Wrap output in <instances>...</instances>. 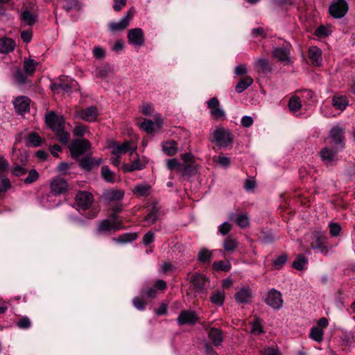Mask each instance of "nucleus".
Instances as JSON below:
<instances>
[{
  "mask_svg": "<svg viewBox=\"0 0 355 355\" xmlns=\"http://www.w3.org/2000/svg\"><path fill=\"white\" fill-rule=\"evenodd\" d=\"M236 223L241 227L244 228L249 225V218L245 214H241L235 219Z\"/></svg>",
  "mask_w": 355,
  "mask_h": 355,
  "instance_id": "obj_51",
  "label": "nucleus"
},
{
  "mask_svg": "<svg viewBox=\"0 0 355 355\" xmlns=\"http://www.w3.org/2000/svg\"><path fill=\"white\" fill-rule=\"evenodd\" d=\"M135 14L134 9H130L117 22L112 21L109 24V29L112 33L123 31L130 24V20L132 19Z\"/></svg>",
  "mask_w": 355,
  "mask_h": 355,
  "instance_id": "obj_4",
  "label": "nucleus"
},
{
  "mask_svg": "<svg viewBox=\"0 0 355 355\" xmlns=\"http://www.w3.org/2000/svg\"><path fill=\"white\" fill-rule=\"evenodd\" d=\"M324 331L320 327L311 328L309 337L317 343H322L323 340Z\"/></svg>",
  "mask_w": 355,
  "mask_h": 355,
  "instance_id": "obj_34",
  "label": "nucleus"
},
{
  "mask_svg": "<svg viewBox=\"0 0 355 355\" xmlns=\"http://www.w3.org/2000/svg\"><path fill=\"white\" fill-rule=\"evenodd\" d=\"M162 150L168 155H174L178 152L177 144L173 140L164 142L162 144Z\"/></svg>",
  "mask_w": 355,
  "mask_h": 355,
  "instance_id": "obj_32",
  "label": "nucleus"
},
{
  "mask_svg": "<svg viewBox=\"0 0 355 355\" xmlns=\"http://www.w3.org/2000/svg\"><path fill=\"white\" fill-rule=\"evenodd\" d=\"M347 9L345 0H338L329 6V13L335 18H341L346 14Z\"/></svg>",
  "mask_w": 355,
  "mask_h": 355,
  "instance_id": "obj_13",
  "label": "nucleus"
},
{
  "mask_svg": "<svg viewBox=\"0 0 355 355\" xmlns=\"http://www.w3.org/2000/svg\"><path fill=\"white\" fill-rule=\"evenodd\" d=\"M255 63L256 66L261 71L262 73H268L272 70V68L266 59L258 58L256 60Z\"/></svg>",
  "mask_w": 355,
  "mask_h": 355,
  "instance_id": "obj_38",
  "label": "nucleus"
},
{
  "mask_svg": "<svg viewBox=\"0 0 355 355\" xmlns=\"http://www.w3.org/2000/svg\"><path fill=\"white\" fill-rule=\"evenodd\" d=\"M15 48V42L8 37L0 38V53H9Z\"/></svg>",
  "mask_w": 355,
  "mask_h": 355,
  "instance_id": "obj_22",
  "label": "nucleus"
},
{
  "mask_svg": "<svg viewBox=\"0 0 355 355\" xmlns=\"http://www.w3.org/2000/svg\"><path fill=\"white\" fill-rule=\"evenodd\" d=\"M166 166L169 170H177L180 172L182 164L177 159H171L167 160Z\"/></svg>",
  "mask_w": 355,
  "mask_h": 355,
  "instance_id": "obj_54",
  "label": "nucleus"
},
{
  "mask_svg": "<svg viewBox=\"0 0 355 355\" xmlns=\"http://www.w3.org/2000/svg\"><path fill=\"white\" fill-rule=\"evenodd\" d=\"M141 112L146 116H153L154 117L155 114H157L155 112L154 107L150 103H145L141 107L140 109Z\"/></svg>",
  "mask_w": 355,
  "mask_h": 355,
  "instance_id": "obj_48",
  "label": "nucleus"
},
{
  "mask_svg": "<svg viewBox=\"0 0 355 355\" xmlns=\"http://www.w3.org/2000/svg\"><path fill=\"white\" fill-rule=\"evenodd\" d=\"M274 58L286 64L291 62L290 49L288 46L275 48L272 51Z\"/></svg>",
  "mask_w": 355,
  "mask_h": 355,
  "instance_id": "obj_19",
  "label": "nucleus"
},
{
  "mask_svg": "<svg viewBox=\"0 0 355 355\" xmlns=\"http://www.w3.org/2000/svg\"><path fill=\"white\" fill-rule=\"evenodd\" d=\"M180 172L185 176H191L198 172V165L195 163H182Z\"/></svg>",
  "mask_w": 355,
  "mask_h": 355,
  "instance_id": "obj_28",
  "label": "nucleus"
},
{
  "mask_svg": "<svg viewBox=\"0 0 355 355\" xmlns=\"http://www.w3.org/2000/svg\"><path fill=\"white\" fill-rule=\"evenodd\" d=\"M94 202V198L88 191H79L76 196L77 206L82 210L88 209Z\"/></svg>",
  "mask_w": 355,
  "mask_h": 355,
  "instance_id": "obj_6",
  "label": "nucleus"
},
{
  "mask_svg": "<svg viewBox=\"0 0 355 355\" xmlns=\"http://www.w3.org/2000/svg\"><path fill=\"white\" fill-rule=\"evenodd\" d=\"M37 63L32 59H25L24 61V70L28 75H32Z\"/></svg>",
  "mask_w": 355,
  "mask_h": 355,
  "instance_id": "obj_40",
  "label": "nucleus"
},
{
  "mask_svg": "<svg viewBox=\"0 0 355 355\" xmlns=\"http://www.w3.org/2000/svg\"><path fill=\"white\" fill-rule=\"evenodd\" d=\"M261 355H281L279 349L276 347H268L261 351Z\"/></svg>",
  "mask_w": 355,
  "mask_h": 355,
  "instance_id": "obj_58",
  "label": "nucleus"
},
{
  "mask_svg": "<svg viewBox=\"0 0 355 355\" xmlns=\"http://www.w3.org/2000/svg\"><path fill=\"white\" fill-rule=\"evenodd\" d=\"M39 178V173L35 169L28 172V176L24 179V183L29 184L35 182Z\"/></svg>",
  "mask_w": 355,
  "mask_h": 355,
  "instance_id": "obj_52",
  "label": "nucleus"
},
{
  "mask_svg": "<svg viewBox=\"0 0 355 355\" xmlns=\"http://www.w3.org/2000/svg\"><path fill=\"white\" fill-rule=\"evenodd\" d=\"M150 186L148 184H137L133 192L139 196H148L150 192Z\"/></svg>",
  "mask_w": 355,
  "mask_h": 355,
  "instance_id": "obj_35",
  "label": "nucleus"
},
{
  "mask_svg": "<svg viewBox=\"0 0 355 355\" xmlns=\"http://www.w3.org/2000/svg\"><path fill=\"white\" fill-rule=\"evenodd\" d=\"M265 302L268 306L276 310L281 309L283 305L282 294L275 289H272L268 292Z\"/></svg>",
  "mask_w": 355,
  "mask_h": 355,
  "instance_id": "obj_9",
  "label": "nucleus"
},
{
  "mask_svg": "<svg viewBox=\"0 0 355 355\" xmlns=\"http://www.w3.org/2000/svg\"><path fill=\"white\" fill-rule=\"evenodd\" d=\"M307 263V259L303 254H298L296 259L293 263V266L298 270H302L304 268V266Z\"/></svg>",
  "mask_w": 355,
  "mask_h": 355,
  "instance_id": "obj_42",
  "label": "nucleus"
},
{
  "mask_svg": "<svg viewBox=\"0 0 355 355\" xmlns=\"http://www.w3.org/2000/svg\"><path fill=\"white\" fill-rule=\"evenodd\" d=\"M51 193L57 196L66 192L68 189L67 182L60 177L53 178L50 182Z\"/></svg>",
  "mask_w": 355,
  "mask_h": 355,
  "instance_id": "obj_11",
  "label": "nucleus"
},
{
  "mask_svg": "<svg viewBox=\"0 0 355 355\" xmlns=\"http://www.w3.org/2000/svg\"><path fill=\"white\" fill-rule=\"evenodd\" d=\"M30 99L26 96L17 97L14 101L15 108L19 114H23L29 110Z\"/></svg>",
  "mask_w": 355,
  "mask_h": 355,
  "instance_id": "obj_20",
  "label": "nucleus"
},
{
  "mask_svg": "<svg viewBox=\"0 0 355 355\" xmlns=\"http://www.w3.org/2000/svg\"><path fill=\"white\" fill-rule=\"evenodd\" d=\"M128 39L130 44L141 46L144 44V32L140 28L130 29L128 33Z\"/></svg>",
  "mask_w": 355,
  "mask_h": 355,
  "instance_id": "obj_14",
  "label": "nucleus"
},
{
  "mask_svg": "<svg viewBox=\"0 0 355 355\" xmlns=\"http://www.w3.org/2000/svg\"><path fill=\"white\" fill-rule=\"evenodd\" d=\"M330 234L332 236H338L341 231V227L336 223H331L329 224Z\"/></svg>",
  "mask_w": 355,
  "mask_h": 355,
  "instance_id": "obj_56",
  "label": "nucleus"
},
{
  "mask_svg": "<svg viewBox=\"0 0 355 355\" xmlns=\"http://www.w3.org/2000/svg\"><path fill=\"white\" fill-rule=\"evenodd\" d=\"M238 246L236 239L232 237H227L223 243V248L227 252H234Z\"/></svg>",
  "mask_w": 355,
  "mask_h": 355,
  "instance_id": "obj_39",
  "label": "nucleus"
},
{
  "mask_svg": "<svg viewBox=\"0 0 355 355\" xmlns=\"http://www.w3.org/2000/svg\"><path fill=\"white\" fill-rule=\"evenodd\" d=\"M326 236L315 235V243L311 245L312 248L318 250L320 252H327Z\"/></svg>",
  "mask_w": 355,
  "mask_h": 355,
  "instance_id": "obj_30",
  "label": "nucleus"
},
{
  "mask_svg": "<svg viewBox=\"0 0 355 355\" xmlns=\"http://www.w3.org/2000/svg\"><path fill=\"white\" fill-rule=\"evenodd\" d=\"M101 175L103 180L107 182H114L116 175L107 166H103L101 168Z\"/></svg>",
  "mask_w": 355,
  "mask_h": 355,
  "instance_id": "obj_36",
  "label": "nucleus"
},
{
  "mask_svg": "<svg viewBox=\"0 0 355 355\" xmlns=\"http://www.w3.org/2000/svg\"><path fill=\"white\" fill-rule=\"evenodd\" d=\"M123 196L124 192L122 190H107L103 193L105 199L107 201L119 200Z\"/></svg>",
  "mask_w": 355,
  "mask_h": 355,
  "instance_id": "obj_29",
  "label": "nucleus"
},
{
  "mask_svg": "<svg viewBox=\"0 0 355 355\" xmlns=\"http://www.w3.org/2000/svg\"><path fill=\"white\" fill-rule=\"evenodd\" d=\"M236 301L239 304H248L252 301V292L249 286L239 288L234 294Z\"/></svg>",
  "mask_w": 355,
  "mask_h": 355,
  "instance_id": "obj_15",
  "label": "nucleus"
},
{
  "mask_svg": "<svg viewBox=\"0 0 355 355\" xmlns=\"http://www.w3.org/2000/svg\"><path fill=\"white\" fill-rule=\"evenodd\" d=\"M133 154L135 155V157L132 159L131 162L123 165L122 168L124 172H132L135 170H141L146 166V162L139 157L137 151Z\"/></svg>",
  "mask_w": 355,
  "mask_h": 355,
  "instance_id": "obj_16",
  "label": "nucleus"
},
{
  "mask_svg": "<svg viewBox=\"0 0 355 355\" xmlns=\"http://www.w3.org/2000/svg\"><path fill=\"white\" fill-rule=\"evenodd\" d=\"M122 228L121 221L116 215H114L112 219H105L99 223L97 233L98 234H106L115 232Z\"/></svg>",
  "mask_w": 355,
  "mask_h": 355,
  "instance_id": "obj_3",
  "label": "nucleus"
},
{
  "mask_svg": "<svg viewBox=\"0 0 355 355\" xmlns=\"http://www.w3.org/2000/svg\"><path fill=\"white\" fill-rule=\"evenodd\" d=\"M102 162L101 159L97 160L94 159L91 157H88L80 160V166L85 171H91L94 166H98Z\"/></svg>",
  "mask_w": 355,
  "mask_h": 355,
  "instance_id": "obj_26",
  "label": "nucleus"
},
{
  "mask_svg": "<svg viewBox=\"0 0 355 355\" xmlns=\"http://www.w3.org/2000/svg\"><path fill=\"white\" fill-rule=\"evenodd\" d=\"M112 154L120 155L125 154L128 152L132 155L137 151V145L131 141H126L121 144H114L112 147Z\"/></svg>",
  "mask_w": 355,
  "mask_h": 355,
  "instance_id": "obj_8",
  "label": "nucleus"
},
{
  "mask_svg": "<svg viewBox=\"0 0 355 355\" xmlns=\"http://www.w3.org/2000/svg\"><path fill=\"white\" fill-rule=\"evenodd\" d=\"M137 235L136 233L133 234H123L121 236H120L118 239H114V241L119 242V243H127L132 241H134L137 239Z\"/></svg>",
  "mask_w": 355,
  "mask_h": 355,
  "instance_id": "obj_47",
  "label": "nucleus"
},
{
  "mask_svg": "<svg viewBox=\"0 0 355 355\" xmlns=\"http://www.w3.org/2000/svg\"><path fill=\"white\" fill-rule=\"evenodd\" d=\"M92 52L94 56L97 59H101L105 56V51L100 46L94 47Z\"/></svg>",
  "mask_w": 355,
  "mask_h": 355,
  "instance_id": "obj_62",
  "label": "nucleus"
},
{
  "mask_svg": "<svg viewBox=\"0 0 355 355\" xmlns=\"http://www.w3.org/2000/svg\"><path fill=\"white\" fill-rule=\"evenodd\" d=\"M98 116L97 108L94 106L88 107L85 109L77 110L74 116L82 120L92 122L94 121Z\"/></svg>",
  "mask_w": 355,
  "mask_h": 355,
  "instance_id": "obj_7",
  "label": "nucleus"
},
{
  "mask_svg": "<svg viewBox=\"0 0 355 355\" xmlns=\"http://www.w3.org/2000/svg\"><path fill=\"white\" fill-rule=\"evenodd\" d=\"M191 282L198 293L205 291L208 284V280L205 276L200 274L193 275L191 279Z\"/></svg>",
  "mask_w": 355,
  "mask_h": 355,
  "instance_id": "obj_18",
  "label": "nucleus"
},
{
  "mask_svg": "<svg viewBox=\"0 0 355 355\" xmlns=\"http://www.w3.org/2000/svg\"><path fill=\"white\" fill-rule=\"evenodd\" d=\"M156 290L154 288H149L141 293L142 297L153 298L156 295Z\"/></svg>",
  "mask_w": 355,
  "mask_h": 355,
  "instance_id": "obj_61",
  "label": "nucleus"
},
{
  "mask_svg": "<svg viewBox=\"0 0 355 355\" xmlns=\"http://www.w3.org/2000/svg\"><path fill=\"white\" fill-rule=\"evenodd\" d=\"M215 270L229 271L231 268V264L229 261H217L214 262L212 265Z\"/></svg>",
  "mask_w": 355,
  "mask_h": 355,
  "instance_id": "obj_44",
  "label": "nucleus"
},
{
  "mask_svg": "<svg viewBox=\"0 0 355 355\" xmlns=\"http://www.w3.org/2000/svg\"><path fill=\"white\" fill-rule=\"evenodd\" d=\"M21 19L27 24H33L35 21V16L28 10L24 11L21 15Z\"/></svg>",
  "mask_w": 355,
  "mask_h": 355,
  "instance_id": "obj_50",
  "label": "nucleus"
},
{
  "mask_svg": "<svg viewBox=\"0 0 355 355\" xmlns=\"http://www.w3.org/2000/svg\"><path fill=\"white\" fill-rule=\"evenodd\" d=\"M64 8L67 11H70L72 10H75L78 7V0H64Z\"/></svg>",
  "mask_w": 355,
  "mask_h": 355,
  "instance_id": "obj_55",
  "label": "nucleus"
},
{
  "mask_svg": "<svg viewBox=\"0 0 355 355\" xmlns=\"http://www.w3.org/2000/svg\"><path fill=\"white\" fill-rule=\"evenodd\" d=\"M252 83L253 79L250 76H246L237 83L235 87V90L237 93L240 94L249 87Z\"/></svg>",
  "mask_w": 355,
  "mask_h": 355,
  "instance_id": "obj_31",
  "label": "nucleus"
},
{
  "mask_svg": "<svg viewBox=\"0 0 355 355\" xmlns=\"http://www.w3.org/2000/svg\"><path fill=\"white\" fill-rule=\"evenodd\" d=\"M148 212L144 218V221L148 225H151L158 219L159 208L156 204H153L152 207L148 209Z\"/></svg>",
  "mask_w": 355,
  "mask_h": 355,
  "instance_id": "obj_23",
  "label": "nucleus"
},
{
  "mask_svg": "<svg viewBox=\"0 0 355 355\" xmlns=\"http://www.w3.org/2000/svg\"><path fill=\"white\" fill-rule=\"evenodd\" d=\"M212 257V252L207 249H202L199 251L198 259L202 263H209Z\"/></svg>",
  "mask_w": 355,
  "mask_h": 355,
  "instance_id": "obj_41",
  "label": "nucleus"
},
{
  "mask_svg": "<svg viewBox=\"0 0 355 355\" xmlns=\"http://www.w3.org/2000/svg\"><path fill=\"white\" fill-rule=\"evenodd\" d=\"M198 321V316L196 313L191 310H184L181 311L177 322L180 325L194 324Z\"/></svg>",
  "mask_w": 355,
  "mask_h": 355,
  "instance_id": "obj_12",
  "label": "nucleus"
},
{
  "mask_svg": "<svg viewBox=\"0 0 355 355\" xmlns=\"http://www.w3.org/2000/svg\"><path fill=\"white\" fill-rule=\"evenodd\" d=\"M90 148V143L86 139H76L69 146V150L73 158H78Z\"/></svg>",
  "mask_w": 355,
  "mask_h": 355,
  "instance_id": "obj_5",
  "label": "nucleus"
},
{
  "mask_svg": "<svg viewBox=\"0 0 355 355\" xmlns=\"http://www.w3.org/2000/svg\"><path fill=\"white\" fill-rule=\"evenodd\" d=\"M225 293L223 291H217L212 293L211 302L218 306H221L224 302Z\"/></svg>",
  "mask_w": 355,
  "mask_h": 355,
  "instance_id": "obj_43",
  "label": "nucleus"
},
{
  "mask_svg": "<svg viewBox=\"0 0 355 355\" xmlns=\"http://www.w3.org/2000/svg\"><path fill=\"white\" fill-rule=\"evenodd\" d=\"M41 138L37 133H31L28 137V145L30 146H39L41 144Z\"/></svg>",
  "mask_w": 355,
  "mask_h": 355,
  "instance_id": "obj_46",
  "label": "nucleus"
},
{
  "mask_svg": "<svg viewBox=\"0 0 355 355\" xmlns=\"http://www.w3.org/2000/svg\"><path fill=\"white\" fill-rule=\"evenodd\" d=\"M207 106L210 109V113L215 119H219L225 116V112L219 106V101L218 98H211L207 102Z\"/></svg>",
  "mask_w": 355,
  "mask_h": 355,
  "instance_id": "obj_17",
  "label": "nucleus"
},
{
  "mask_svg": "<svg viewBox=\"0 0 355 355\" xmlns=\"http://www.w3.org/2000/svg\"><path fill=\"white\" fill-rule=\"evenodd\" d=\"M155 122L151 120L144 119L140 124V128L148 133L158 131L162 125V120L159 114L154 115Z\"/></svg>",
  "mask_w": 355,
  "mask_h": 355,
  "instance_id": "obj_10",
  "label": "nucleus"
},
{
  "mask_svg": "<svg viewBox=\"0 0 355 355\" xmlns=\"http://www.w3.org/2000/svg\"><path fill=\"white\" fill-rule=\"evenodd\" d=\"M262 331L263 329L259 320H255L252 323L251 332L254 334H260L261 333H262Z\"/></svg>",
  "mask_w": 355,
  "mask_h": 355,
  "instance_id": "obj_60",
  "label": "nucleus"
},
{
  "mask_svg": "<svg viewBox=\"0 0 355 355\" xmlns=\"http://www.w3.org/2000/svg\"><path fill=\"white\" fill-rule=\"evenodd\" d=\"M288 107L293 113L299 111L302 107L300 98L298 96H292L288 102Z\"/></svg>",
  "mask_w": 355,
  "mask_h": 355,
  "instance_id": "obj_37",
  "label": "nucleus"
},
{
  "mask_svg": "<svg viewBox=\"0 0 355 355\" xmlns=\"http://www.w3.org/2000/svg\"><path fill=\"white\" fill-rule=\"evenodd\" d=\"M348 104V101L345 96H335L332 99V105L339 110H344Z\"/></svg>",
  "mask_w": 355,
  "mask_h": 355,
  "instance_id": "obj_33",
  "label": "nucleus"
},
{
  "mask_svg": "<svg viewBox=\"0 0 355 355\" xmlns=\"http://www.w3.org/2000/svg\"><path fill=\"white\" fill-rule=\"evenodd\" d=\"M17 326L19 329H27L31 326V320L27 316H23L17 322Z\"/></svg>",
  "mask_w": 355,
  "mask_h": 355,
  "instance_id": "obj_49",
  "label": "nucleus"
},
{
  "mask_svg": "<svg viewBox=\"0 0 355 355\" xmlns=\"http://www.w3.org/2000/svg\"><path fill=\"white\" fill-rule=\"evenodd\" d=\"M336 150L329 148H322L320 152V157L326 164H331L335 160Z\"/></svg>",
  "mask_w": 355,
  "mask_h": 355,
  "instance_id": "obj_25",
  "label": "nucleus"
},
{
  "mask_svg": "<svg viewBox=\"0 0 355 355\" xmlns=\"http://www.w3.org/2000/svg\"><path fill=\"white\" fill-rule=\"evenodd\" d=\"M45 121L47 126L51 129L58 137L59 141L66 144L70 139V135L65 131V121L62 115L53 111L46 112Z\"/></svg>",
  "mask_w": 355,
  "mask_h": 355,
  "instance_id": "obj_1",
  "label": "nucleus"
},
{
  "mask_svg": "<svg viewBox=\"0 0 355 355\" xmlns=\"http://www.w3.org/2000/svg\"><path fill=\"white\" fill-rule=\"evenodd\" d=\"M212 142L220 148H225L233 142V136L229 130L224 128H217L212 134Z\"/></svg>",
  "mask_w": 355,
  "mask_h": 355,
  "instance_id": "obj_2",
  "label": "nucleus"
},
{
  "mask_svg": "<svg viewBox=\"0 0 355 355\" xmlns=\"http://www.w3.org/2000/svg\"><path fill=\"white\" fill-rule=\"evenodd\" d=\"M330 137L335 144L339 145L340 148H343V130L339 126H334L330 131Z\"/></svg>",
  "mask_w": 355,
  "mask_h": 355,
  "instance_id": "obj_21",
  "label": "nucleus"
},
{
  "mask_svg": "<svg viewBox=\"0 0 355 355\" xmlns=\"http://www.w3.org/2000/svg\"><path fill=\"white\" fill-rule=\"evenodd\" d=\"M231 229L232 225L228 222H225L219 225L218 232L223 235H226L230 232Z\"/></svg>",
  "mask_w": 355,
  "mask_h": 355,
  "instance_id": "obj_59",
  "label": "nucleus"
},
{
  "mask_svg": "<svg viewBox=\"0 0 355 355\" xmlns=\"http://www.w3.org/2000/svg\"><path fill=\"white\" fill-rule=\"evenodd\" d=\"M315 33L318 37H326L329 35V30L327 28L321 26L315 30Z\"/></svg>",
  "mask_w": 355,
  "mask_h": 355,
  "instance_id": "obj_63",
  "label": "nucleus"
},
{
  "mask_svg": "<svg viewBox=\"0 0 355 355\" xmlns=\"http://www.w3.org/2000/svg\"><path fill=\"white\" fill-rule=\"evenodd\" d=\"M286 261L287 256L286 254H282L274 259L272 265L275 269H279Z\"/></svg>",
  "mask_w": 355,
  "mask_h": 355,
  "instance_id": "obj_53",
  "label": "nucleus"
},
{
  "mask_svg": "<svg viewBox=\"0 0 355 355\" xmlns=\"http://www.w3.org/2000/svg\"><path fill=\"white\" fill-rule=\"evenodd\" d=\"M132 303L135 307L140 311H142L145 309L146 302L139 297H135L132 300Z\"/></svg>",
  "mask_w": 355,
  "mask_h": 355,
  "instance_id": "obj_57",
  "label": "nucleus"
},
{
  "mask_svg": "<svg viewBox=\"0 0 355 355\" xmlns=\"http://www.w3.org/2000/svg\"><path fill=\"white\" fill-rule=\"evenodd\" d=\"M208 336L212 343L216 345H220L223 340V335L221 330L216 328H211L209 331Z\"/></svg>",
  "mask_w": 355,
  "mask_h": 355,
  "instance_id": "obj_27",
  "label": "nucleus"
},
{
  "mask_svg": "<svg viewBox=\"0 0 355 355\" xmlns=\"http://www.w3.org/2000/svg\"><path fill=\"white\" fill-rule=\"evenodd\" d=\"M309 58L313 64L320 66L322 63V51L316 46H311L309 49Z\"/></svg>",
  "mask_w": 355,
  "mask_h": 355,
  "instance_id": "obj_24",
  "label": "nucleus"
},
{
  "mask_svg": "<svg viewBox=\"0 0 355 355\" xmlns=\"http://www.w3.org/2000/svg\"><path fill=\"white\" fill-rule=\"evenodd\" d=\"M112 72V69L108 65L103 66L102 67L98 68L96 70V76L105 78H107Z\"/></svg>",
  "mask_w": 355,
  "mask_h": 355,
  "instance_id": "obj_45",
  "label": "nucleus"
},
{
  "mask_svg": "<svg viewBox=\"0 0 355 355\" xmlns=\"http://www.w3.org/2000/svg\"><path fill=\"white\" fill-rule=\"evenodd\" d=\"M86 132V127L83 125H76L73 130V133L75 136L82 137Z\"/></svg>",
  "mask_w": 355,
  "mask_h": 355,
  "instance_id": "obj_64",
  "label": "nucleus"
}]
</instances>
